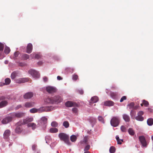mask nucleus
I'll list each match as a JSON object with an SVG mask.
<instances>
[{
    "label": "nucleus",
    "mask_w": 153,
    "mask_h": 153,
    "mask_svg": "<svg viewBox=\"0 0 153 153\" xmlns=\"http://www.w3.org/2000/svg\"><path fill=\"white\" fill-rule=\"evenodd\" d=\"M116 151V149L115 147L113 146H111L109 150V152L110 153H114Z\"/></svg>",
    "instance_id": "c756f323"
},
{
    "label": "nucleus",
    "mask_w": 153,
    "mask_h": 153,
    "mask_svg": "<svg viewBox=\"0 0 153 153\" xmlns=\"http://www.w3.org/2000/svg\"><path fill=\"white\" fill-rule=\"evenodd\" d=\"M45 102L47 104H53V97H48L45 100Z\"/></svg>",
    "instance_id": "4468645a"
},
{
    "label": "nucleus",
    "mask_w": 153,
    "mask_h": 153,
    "mask_svg": "<svg viewBox=\"0 0 153 153\" xmlns=\"http://www.w3.org/2000/svg\"><path fill=\"white\" fill-rule=\"evenodd\" d=\"M144 114V112L142 111H139L137 113V116L135 117V119L139 121H143L144 120V118L142 116Z\"/></svg>",
    "instance_id": "0eeeda50"
},
{
    "label": "nucleus",
    "mask_w": 153,
    "mask_h": 153,
    "mask_svg": "<svg viewBox=\"0 0 153 153\" xmlns=\"http://www.w3.org/2000/svg\"><path fill=\"white\" fill-rule=\"evenodd\" d=\"M139 139L141 143H146L145 137L143 136L139 137Z\"/></svg>",
    "instance_id": "5701e85b"
},
{
    "label": "nucleus",
    "mask_w": 153,
    "mask_h": 153,
    "mask_svg": "<svg viewBox=\"0 0 153 153\" xmlns=\"http://www.w3.org/2000/svg\"><path fill=\"white\" fill-rule=\"evenodd\" d=\"M57 79L58 80H60L62 79V78L59 76H58L57 77Z\"/></svg>",
    "instance_id": "680f3d73"
},
{
    "label": "nucleus",
    "mask_w": 153,
    "mask_h": 153,
    "mask_svg": "<svg viewBox=\"0 0 153 153\" xmlns=\"http://www.w3.org/2000/svg\"><path fill=\"white\" fill-rule=\"evenodd\" d=\"M39 111V109H37L36 108H33L30 110V112L31 113H34L38 112Z\"/></svg>",
    "instance_id": "2f4dec72"
},
{
    "label": "nucleus",
    "mask_w": 153,
    "mask_h": 153,
    "mask_svg": "<svg viewBox=\"0 0 153 153\" xmlns=\"http://www.w3.org/2000/svg\"><path fill=\"white\" fill-rule=\"evenodd\" d=\"M25 113L22 112H13L10 113V115L12 119L15 118H20L25 116Z\"/></svg>",
    "instance_id": "7ed1b4c3"
},
{
    "label": "nucleus",
    "mask_w": 153,
    "mask_h": 153,
    "mask_svg": "<svg viewBox=\"0 0 153 153\" xmlns=\"http://www.w3.org/2000/svg\"><path fill=\"white\" fill-rule=\"evenodd\" d=\"M10 130L7 129L4 131L3 135L4 139H8L10 135Z\"/></svg>",
    "instance_id": "ddd939ff"
},
{
    "label": "nucleus",
    "mask_w": 153,
    "mask_h": 153,
    "mask_svg": "<svg viewBox=\"0 0 153 153\" xmlns=\"http://www.w3.org/2000/svg\"><path fill=\"white\" fill-rule=\"evenodd\" d=\"M116 138L117 140V143H122V142H120V139H119V137L118 136H116Z\"/></svg>",
    "instance_id": "603ef678"
},
{
    "label": "nucleus",
    "mask_w": 153,
    "mask_h": 153,
    "mask_svg": "<svg viewBox=\"0 0 153 153\" xmlns=\"http://www.w3.org/2000/svg\"><path fill=\"white\" fill-rule=\"evenodd\" d=\"M41 121H42L44 124H46L47 123V119L45 117H43L41 119Z\"/></svg>",
    "instance_id": "a19ab883"
},
{
    "label": "nucleus",
    "mask_w": 153,
    "mask_h": 153,
    "mask_svg": "<svg viewBox=\"0 0 153 153\" xmlns=\"http://www.w3.org/2000/svg\"><path fill=\"white\" fill-rule=\"evenodd\" d=\"M43 79L45 82H47L48 80V78L46 76H44L43 78Z\"/></svg>",
    "instance_id": "4d7b16f0"
},
{
    "label": "nucleus",
    "mask_w": 153,
    "mask_h": 153,
    "mask_svg": "<svg viewBox=\"0 0 153 153\" xmlns=\"http://www.w3.org/2000/svg\"><path fill=\"white\" fill-rule=\"evenodd\" d=\"M33 95V94L32 92H28L25 93L23 96V97L25 99H29L32 98Z\"/></svg>",
    "instance_id": "9b49d317"
},
{
    "label": "nucleus",
    "mask_w": 153,
    "mask_h": 153,
    "mask_svg": "<svg viewBox=\"0 0 153 153\" xmlns=\"http://www.w3.org/2000/svg\"><path fill=\"white\" fill-rule=\"evenodd\" d=\"M42 64V62L40 61L38 62V64L39 65H41Z\"/></svg>",
    "instance_id": "0e129e2a"
},
{
    "label": "nucleus",
    "mask_w": 153,
    "mask_h": 153,
    "mask_svg": "<svg viewBox=\"0 0 153 153\" xmlns=\"http://www.w3.org/2000/svg\"><path fill=\"white\" fill-rule=\"evenodd\" d=\"M22 130L20 126H17L15 130V132L17 133H20L22 131Z\"/></svg>",
    "instance_id": "c85d7f7f"
},
{
    "label": "nucleus",
    "mask_w": 153,
    "mask_h": 153,
    "mask_svg": "<svg viewBox=\"0 0 153 153\" xmlns=\"http://www.w3.org/2000/svg\"><path fill=\"white\" fill-rule=\"evenodd\" d=\"M53 103L57 104L62 102V98L58 96H56L53 98Z\"/></svg>",
    "instance_id": "1a4fd4ad"
},
{
    "label": "nucleus",
    "mask_w": 153,
    "mask_h": 153,
    "mask_svg": "<svg viewBox=\"0 0 153 153\" xmlns=\"http://www.w3.org/2000/svg\"><path fill=\"white\" fill-rule=\"evenodd\" d=\"M58 136L60 139L65 142H69V137L68 135L64 133H60L59 134Z\"/></svg>",
    "instance_id": "f03ea898"
},
{
    "label": "nucleus",
    "mask_w": 153,
    "mask_h": 153,
    "mask_svg": "<svg viewBox=\"0 0 153 153\" xmlns=\"http://www.w3.org/2000/svg\"><path fill=\"white\" fill-rule=\"evenodd\" d=\"M8 104V102L6 100L2 101L0 102V108L6 106Z\"/></svg>",
    "instance_id": "aec40b11"
},
{
    "label": "nucleus",
    "mask_w": 153,
    "mask_h": 153,
    "mask_svg": "<svg viewBox=\"0 0 153 153\" xmlns=\"http://www.w3.org/2000/svg\"><path fill=\"white\" fill-rule=\"evenodd\" d=\"M4 44L1 43H0V56L1 55V53L4 49Z\"/></svg>",
    "instance_id": "e433bc0d"
},
{
    "label": "nucleus",
    "mask_w": 153,
    "mask_h": 153,
    "mask_svg": "<svg viewBox=\"0 0 153 153\" xmlns=\"http://www.w3.org/2000/svg\"><path fill=\"white\" fill-rule=\"evenodd\" d=\"M5 85L4 83L1 82L0 83V86H2L4 85Z\"/></svg>",
    "instance_id": "e2e57ef3"
},
{
    "label": "nucleus",
    "mask_w": 153,
    "mask_h": 153,
    "mask_svg": "<svg viewBox=\"0 0 153 153\" xmlns=\"http://www.w3.org/2000/svg\"><path fill=\"white\" fill-rule=\"evenodd\" d=\"M91 102H90L93 103L96 102L98 100V98L97 96H94L91 98Z\"/></svg>",
    "instance_id": "b1692460"
},
{
    "label": "nucleus",
    "mask_w": 153,
    "mask_h": 153,
    "mask_svg": "<svg viewBox=\"0 0 153 153\" xmlns=\"http://www.w3.org/2000/svg\"><path fill=\"white\" fill-rule=\"evenodd\" d=\"M45 140L47 143H50L51 142V138L49 136L46 137L45 138Z\"/></svg>",
    "instance_id": "c03bdc74"
},
{
    "label": "nucleus",
    "mask_w": 153,
    "mask_h": 153,
    "mask_svg": "<svg viewBox=\"0 0 153 153\" xmlns=\"http://www.w3.org/2000/svg\"><path fill=\"white\" fill-rule=\"evenodd\" d=\"M5 99V98L4 97H1V98H0V100H3V99Z\"/></svg>",
    "instance_id": "774afa93"
},
{
    "label": "nucleus",
    "mask_w": 153,
    "mask_h": 153,
    "mask_svg": "<svg viewBox=\"0 0 153 153\" xmlns=\"http://www.w3.org/2000/svg\"><path fill=\"white\" fill-rule=\"evenodd\" d=\"M58 125V123L55 121L51 123V126L53 127H56Z\"/></svg>",
    "instance_id": "49530a36"
},
{
    "label": "nucleus",
    "mask_w": 153,
    "mask_h": 153,
    "mask_svg": "<svg viewBox=\"0 0 153 153\" xmlns=\"http://www.w3.org/2000/svg\"><path fill=\"white\" fill-rule=\"evenodd\" d=\"M65 105L68 107H78L79 106V105L76 103L70 101L66 102L65 103Z\"/></svg>",
    "instance_id": "423d86ee"
},
{
    "label": "nucleus",
    "mask_w": 153,
    "mask_h": 153,
    "mask_svg": "<svg viewBox=\"0 0 153 153\" xmlns=\"http://www.w3.org/2000/svg\"><path fill=\"white\" fill-rule=\"evenodd\" d=\"M148 110L150 112H152V109H151V108H149L148 109Z\"/></svg>",
    "instance_id": "338daca9"
},
{
    "label": "nucleus",
    "mask_w": 153,
    "mask_h": 153,
    "mask_svg": "<svg viewBox=\"0 0 153 153\" xmlns=\"http://www.w3.org/2000/svg\"><path fill=\"white\" fill-rule=\"evenodd\" d=\"M147 123L149 126H151L153 124V119L150 118L148 119L147 120Z\"/></svg>",
    "instance_id": "a878e982"
},
{
    "label": "nucleus",
    "mask_w": 153,
    "mask_h": 153,
    "mask_svg": "<svg viewBox=\"0 0 153 153\" xmlns=\"http://www.w3.org/2000/svg\"><path fill=\"white\" fill-rule=\"evenodd\" d=\"M28 73L34 78H38L39 77L40 74L39 73L35 70L30 69L28 71Z\"/></svg>",
    "instance_id": "20e7f679"
},
{
    "label": "nucleus",
    "mask_w": 153,
    "mask_h": 153,
    "mask_svg": "<svg viewBox=\"0 0 153 153\" xmlns=\"http://www.w3.org/2000/svg\"><path fill=\"white\" fill-rule=\"evenodd\" d=\"M130 114L131 118L133 119L135 117L136 112L133 110H132L130 112Z\"/></svg>",
    "instance_id": "473e14b6"
},
{
    "label": "nucleus",
    "mask_w": 153,
    "mask_h": 153,
    "mask_svg": "<svg viewBox=\"0 0 153 153\" xmlns=\"http://www.w3.org/2000/svg\"><path fill=\"white\" fill-rule=\"evenodd\" d=\"M128 131L129 134L131 136H133L135 134L134 130L131 128H129L128 129Z\"/></svg>",
    "instance_id": "cd10ccee"
},
{
    "label": "nucleus",
    "mask_w": 153,
    "mask_h": 153,
    "mask_svg": "<svg viewBox=\"0 0 153 153\" xmlns=\"http://www.w3.org/2000/svg\"><path fill=\"white\" fill-rule=\"evenodd\" d=\"M120 129L122 132H126V127L124 126H122L120 127Z\"/></svg>",
    "instance_id": "ea45409f"
},
{
    "label": "nucleus",
    "mask_w": 153,
    "mask_h": 153,
    "mask_svg": "<svg viewBox=\"0 0 153 153\" xmlns=\"http://www.w3.org/2000/svg\"><path fill=\"white\" fill-rule=\"evenodd\" d=\"M46 90L49 94L54 93L57 91L55 87L50 86L46 87Z\"/></svg>",
    "instance_id": "39448f33"
},
{
    "label": "nucleus",
    "mask_w": 153,
    "mask_h": 153,
    "mask_svg": "<svg viewBox=\"0 0 153 153\" xmlns=\"http://www.w3.org/2000/svg\"><path fill=\"white\" fill-rule=\"evenodd\" d=\"M33 49V46L31 43H29L27 47V53H30Z\"/></svg>",
    "instance_id": "dca6fc26"
},
{
    "label": "nucleus",
    "mask_w": 153,
    "mask_h": 153,
    "mask_svg": "<svg viewBox=\"0 0 153 153\" xmlns=\"http://www.w3.org/2000/svg\"><path fill=\"white\" fill-rule=\"evenodd\" d=\"M98 120L103 123H105V120L104 118L101 116H99L98 117Z\"/></svg>",
    "instance_id": "7c9ffc66"
},
{
    "label": "nucleus",
    "mask_w": 153,
    "mask_h": 153,
    "mask_svg": "<svg viewBox=\"0 0 153 153\" xmlns=\"http://www.w3.org/2000/svg\"><path fill=\"white\" fill-rule=\"evenodd\" d=\"M29 79L28 78H20L17 79L16 80V83L20 84L27 82L29 80Z\"/></svg>",
    "instance_id": "9d476101"
},
{
    "label": "nucleus",
    "mask_w": 153,
    "mask_h": 153,
    "mask_svg": "<svg viewBox=\"0 0 153 153\" xmlns=\"http://www.w3.org/2000/svg\"><path fill=\"white\" fill-rule=\"evenodd\" d=\"M114 102L111 101H108L104 102V105L105 106H111L114 105Z\"/></svg>",
    "instance_id": "412c9836"
},
{
    "label": "nucleus",
    "mask_w": 153,
    "mask_h": 153,
    "mask_svg": "<svg viewBox=\"0 0 153 153\" xmlns=\"http://www.w3.org/2000/svg\"><path fill=\"white\" fill-rule=\"evenodd\" d=\"M117 94L116 93L111 92V93L110 96L113 99H115L117 97Z\"/></svg>",
    "instance_id": "c9c22d12"
},
{
    "label": "nucleus",
    "mask_w": 153,
    "mask_h": 153,
    "mask_svg": "<svg viewBox=\"0 0 153 153\" xmlns=\"http://www.w3.org/2000/svg\"><path fill=\"white\" fill-rule=\"evenodd\" d=\"M63 126L65 128H68L69 127V123L67 121H64L63 124Z\"/></svg>",
    "instance_id": "58836bf2"
},
{
    "label": "nucleus",
    "mask_w": 153,
    "mask_h": 153,
    "mask_svg": "<svg viewBox=\"0 0 153 153\" xmlns=\"http://www.w3.org/2000/svg\"><path fill=\"white\" fill-rule=\"evenodd\" d=\"M78 79V76L77 75L74 74L72 76V79L74 81H76Z\"/></svg>",
    "instance_id": "79ce46f5"
},
{
    "label": "nucleus",
    "mask_w": 153,
    "mask_h": 153,
    "mask_svg": "<svg viewBox=\"0 0 153 153\" xmlns=\"http://www.w3.org/2000/svg\"><path fill=\"white\" fill-rule=\"evenodd\" d=\"M127 97L126 96H123L122 97L120 100V102H123L124 100H125L126 99Z\"/></svg>",
    "instance_id": "3c124183"
},
{
    "label": "nucleus",
    "mask_w": 153,
    "mask_h": 153,
    "mask_svg": "<svg viewBox=\"0 0 153 153\" xmlns=\"http://www.w3.org/2000/svg\"><path fill=\"white\" fill-rule=\"evenodd\" d=\"M78 92L79 93L81 94H82L84 93L82 89L79 90L78 91Z\"/></svg>",
    "instance_id": "bf43d9fd"
},
{
    "label": "nucleus",
    "mask_w": 153,
    "mask_h": 153,
    "mask_svg": "<svg viewBox=\"0 0 153 153\" xmlns=\"http://www.w3.org/2000/svg\"><path fill=\"white\" fill-rule=\"evenodd\" d=\"M27 126L28 127H32L33 129H34L36 127V124L33 123H31L28 124Z\"/></svg>",
    "instance_id": "4be33fe9"
},
{
    "label": "nucleus",
    "mask_w": 153,
    "mask_h": 153,
    "mask_svg": "<svg viewBox=\"0 0 153 153\" xmlns=\"http://www.w3.org/2000/svg\"><path fill=\"white\" fill-rule=\"evenodd\" d=\"M36 147L37 146L35 145H33L32 147V150L33 151H35Z\"/></svg>",
    "instance_id": "5fc2aeb1"
},
{
    "label": "nucleus",
    "mask_w": 153,
    "mask_h": 153,
    "mask_svg": "<svg viewBox=\"0 0 153 153\" xmlns=\"http://www.w3.org/2000/svg\"><path fill=\"white\" fill-rule=\"evenodd\" d=\"M30 56L32 57V58H34V57L35 59H39L41 57V55L40 53L35 54V53H33L30 55Z\"/></svg>",
    "instance_id": "6ab92c4d"
},
{
    "label": "nucleus",
    "mask_w": 153,
    "mask_h": 153,
    "mask_svg": "<svg viewBox=\"0 0 153 153\" xmlns=\"http://www.w3.org/2000/svg\"><path fill=\"white\" fill-rule=\"evenodd\" d=\"M12 120L11 116H8L3 119L1 121L2 124H5L11 122Z\"/></svg>",
    "instance_id": "6e6552de"
},
{
    "label": "nucleus",
    "mask_w": 153,
    "mask_h": 153,
    "mask_svg": "<svg viewBox=\"0 0 153 153\" xmlns=\"http://www.w3.org/2000/svg\"><path fill=\"white\" fill-rule=\"evenodd\" d=\"M84 153H90V152L88 151H85Z\"/></svg>",
    "instance_id": "69168bd1"
},
{
    "label": "nucleus",
    "mask_w": 153,
    "mask_h": 153,
    "mask_svg": "<svg viewBox=\"0 0 153 153\" xmlns=\"http://www.w3.org/2000/svg\"><path fill=\"white\" fill-rule=\"evenodd\" d=\"M141 144V147L142 148H145L146 147L148 144Z\"/></svg>",
    "instance_id": "052dcab7"
},
{
    "label": "nucleus",
    "mask_w": 153,
    "mask_h": 153,
    "mask_svg": "<svg viewBox=\"0 0 153 153\" xmlns=\"http://www.w3.org/2000/svg\"><path fill=\"white\" fill-rule=\"evenodd\" d=\"M58 129L56 128H51L50 129L49 131L51 133H56L58 131Z\"/></svg>",
    "instance_id": "393cba45"
},
{
    "label": "nucleus",
    "mask_w": 153,
    "mask_h": 153,
    "mask_svg": "<svg viewBox=\"0 0 153 153\" xmlns=\"http://www.w3.org/2000/svg\"><path fill=\"white\" fill-rule=\"evenodd\" d=\"M120 123V119L118 116L113 117L111 119L110 123L111 125L113 127L117 126Z\"/></svg>",
    "instance_id": "f257e3e1"
},
{
    "label": "nucleus",
    "mask_w": 153,
    "mask_h": 153,
    "mask_svg": "<svg viewBox=\"0 0 153 153\" xmlns=\"http://www.w3.org/2000/svg\"><path fill=\"white\" fill-rule=\"evenodd\" d=\"M18 74V73L16 71H14L11 74V77L12 79H14Z\"/></svg>",
    "instance_id": "bb28decb"
},
{
    "label": "nucleus",
    "mask_w": 153,
    "mask_h": 153,
    "mask_svg": "<svg viewBox=\"0 0 153 153\" xmlns=\"http://www.w3.org/2000/svg\"><path fill=\"white\" fill-rule=\"evenodd\" d=\"M123 118L126 122H129L130 120L129 116L126 114H124L123 115Z\"/></svg>",
    "instance_id": "a211bd4d"
},
{
    "label": "nucleus",
    "mask_w": 153,
    "mask_h": 153,
    "mask_svg": "<svg viewBox=\"0 0 153 153\" xmlns=\"http://www.w3.org/2000/svg\"><path fill=\"white\" fill-rule=\"evenodd\" d=\"M11 82L10 79L9 78H7L5 79L4 83L6 85H9Z\"/></svg>",
    "instance_id": "f704fd0d"
},
{
    "label": "nucleus",
    "mask_w": 153,
    "mask_h": 153,
    "mask_svg": "<svg viewBox=\"0 0 153 153\" xmlns=\"http://www.w3.org/2000/svg\"><path fill=\"white\" fill-rule=\"evenodd\" d=\"M143 104L145 107H147L149 105V103L147 101H146L145 100H143Z\"/></svg>",
    "instance_id": "09e8293b"
},
{
    "label": "nucleus",
    "mask_w": 153,
    "mask_h": 153,
    "mask_svg": "<svg viewBox=\"0 0 153 153\" xmlns=\"http://www.w3.org/2000/svg\"><path fill=\"white\" fill-rule=\"evenodd\" d=\"M33 120V118L32 117H27L23 120L22 125H25L28 123L29 122H32Z\"/></svg>",
    "instance_id": "2eb2a0df"
},
{
    "label": "nucleus",
    "mask_w": 153,
    "mask_h": 153,
    "mask_svg": "<svg viewBox=\"0 0 153 153\" xmlns=\"http://www.w3.org/2000/svg\"><path fill=\"white\" fill-rule=\"evenodd\" d=\"M90 146L89 144H87L85 147V148L84 149V151H88L90 149Z\"/></svg>",
    "instance_id": "8fccbe9b"
},
{
    "label": "nucleus",
    "mask_w": 153,
    "mask_h": 153,
    "mask_svg": "<svg viewBox=\"0 0 153 153\" xmlns=\"http://www.w3.org/2000/svg\"><path fill=\"white\" fill-rule=\"evenodd\" d=\"M134 103L133 102H131L128 105L130 109H131L134 108Z\"/></svg>",
    "instance_id": "a18cd8bd"
},
{
    "label": "nucleus",
    "mask_w": 153,
    "mask_h": 153,
    "mask_svg": "<svg viewBox=\"0 0 153 153\" xmlns=\"http://www.w3.org/2000/svg\"><path fill=\"white\" fill-rule=\"evenodd\" d=\"M19 54V52L18 51L16 52L14 54V56L16 57H17Z\"/></svg>",
    "instance_id": "6e6d98bb"
},
{
    "label": "nucleus",
    "mask_w": 153,
    "mask_h": 153,
    "mask_svg": "<svg viewBox=\"0 0 153 153\" xmlns=\"http://www.w3.org/2000/svg\"><path fill=\"white\" fill-rule=\"evenodd\" d=\"M35 104L33 102H27L24 104V106L26 108H30L33 107Z\"/></svg>",
    "instance_id": "f8f14e48"
},
{
    "label": "nucleus",
    "mask_w": 153,
    "mask_h": 153,
    "mask_svg": "<svg viewBox=\"0 0 153 153\" xmlns=\"http://www.w3.org/2000/svg\"><path fill=\"white\" fill-rule=\"evenodd\" d=\"M89 121L91 123L94 124L96 122V119L93 117H91L89 119Z\"/></svg>",
    "instance_id": "4c0bfd02"
},
{
    "label": "nucleus",
    "mask_w": 153,
    "mask_h": 153,
    "mask_svg": "<svg viewBox=\"0 0 153 153\" xmlns=\"http://www.w3.org/2000/svg\"><path fill=\"white\" fill-rule=\"evenodd\" d=\"M22 57L24 60H26L29 58V56L28 54H25L22 55Z\"/></svg>",
    "instance_id": "37998d69"
},
{
    "label": "nucleus",
    "mask_w": 153,
    "mask_h": 153,
    "mask_svg": "<svg viewBox=\"0 0 153 153\" xmlns=\"http://www.w3.org/2000/svg\"><path fill=\"white\" fill-rule=\"evenodd\" d=\"M22 107V105H18L16 108V110H17L19 108H21Z\"/></svg>",
    "instance_id": "13d9d810"
},
{
    "label": "nucleus",
    "mask_w": 153,
    "mask_h": 153,
    "mask_svg": "<svg viewBox=\"0 0 153 153\" xmlns=\"http://www.w3.org/2000/svg\"><path fill=\"white\" fill-rule=\"evenodd\" d=\"M78 136V135H76L73 134L70 136V139L71 142L72 143H75L76 141L77 137Z\"/></svg>",
    "instance_id": "f3484780"
},
{
    "label": "nucleus",
    "mask_w": 153,
    "mask_h": 153,
    "mask_svg": "<svg viewBox=\"0 0 153 153\" xmlns=\"http://www.w3.org/2000/svg\"><path fill=\"white\" fill-rule=\"evenodd\" d=\"M72 110L73 112L74 113H76L78 111L77 108H73Z\"/></svg>",
    "instance_id": "864d4df0"
},
{
    "label": "nucleus",
    "mask_w": 153,
    "mask_h": 153,
    "mask_svg": "<svg viewBox=\"0 0 153 153\" xmlns=\"http://www.w3.org/2000/svg\"><path fill=\"white\" fill-rule=\"evenodd\" d=\"M10 51V49L9 48L7 47H6L5 48L4 52L5 54H8Z\"/></svg>",
    "instance_id": "72a5a7b5"
},
{
    "label": "nucleus",
    "mask_w": 153,
    "mask_h": 153,
    "mask_svg": "<svg viewBox=\"0 0 153 153\" xmlns=\"http://www.w3.org/2000/svg\"><path fill=\"white\" fill-rule=\"evenodd\" d=\"M89 139V137L88 136H85L83 139V142L84 143H86L88 142Z\"/></svg>",
    "instance_id": "de8ad7c7"
}]
</instances>
